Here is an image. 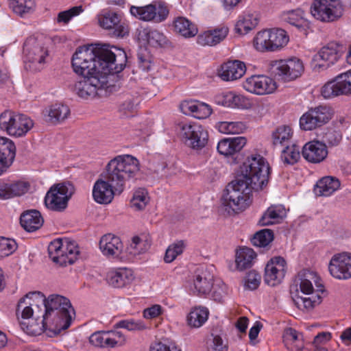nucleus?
I'll return each mask as SVG.
<instances>
[{"label":"nucleus","mask_w":351,"mask_h":351,"mask_svg":"<svg viewBox=\"0 0 351 351\" xmlns=\"http://www.w3.org/2000/svg\"><path fill=\"white\" fill-rule=\"evenodd\" d=\"M126 62L123 49L107 45L80 47L72 58L73 71L82 76L116 74L123 70Z\"/></svg>","instance_id":"1"},{"label":"nucleus","mask_w":351,"mask_h":351,"mask_svg":"<svg viewBox=\"0 0 351 351\" xmlns=\"http://www.w3.org/2000/svg\"><path fill=\"white\" fill-rule=\"evenodd\" d=\"M141 175L139 160L131 155H119L110 160L106 167L105 180L99 179L94 184V200L103 204L110 203L114 191L121 193L128 182L134 181Z\"/></svg>","instance_id":"2"},{"label":"nucleus","mask_w":351,"mask_h":351,"mask_svg":"<svg viewBox=\"0 0 351 351\" xmlns=\"http://www.w3.org/2000/svg\"><path fill=\"white\" fill-rule=\"evenodd\" d=\"M43 307L45 308L40 320L43 329L49 328L55 333H60L70 326L75 311L69 299L52 294L47 298L45 297Z\"/></svg>","instance_id":"3"},{"label":"nucleus","mask_w":351,"mask_h":351,"mask_svg":"<svg viewBox=\"0 0 351 351\" xmlns=\"http://www.w3.org/2000/svg\"><path fill=\"white\" fill-rule=\"evenodd\" d=\"M295 285L299 287L293 300L296 306L303 311H310L322 302V296L324 291L320 277L316 272L310 270L300 271L296 279Z\"/></svg>","instance_id":"4"},{"label":"nucleus","mask_w":351,"mask_h":351,"mask_svg":"<svg viewBox=\"0 0 351 351\" xmlns=\"http://www.w3.org/2000/svg\"><path fill=\"white\" fill-rule=\"evenodd\" d=\"M269 166L265 159L259 154L248 156L239 168V175L251 184L254 190H261L269 180Z\"/></svg>","instance_id":"5"},{"label":"nucleus","mask_w":351,"mask_h":351,"mask_svg":"<svg viewBox=\"0 0 351 351\" xmlns=\"http://www.w3.org/2000/svg\"><path fill=\"white\" fill-rule=\"evenodd\" d=\"M50 258L61 266L73 264L77 258L80 251L75 241L67 239H58L48 246Z\"/></svg>","instance_id":"6"},{"label":"nucleus","mask_w":351,"mask_h":351,"mask_svg":"<svg viewBox=\"0 0 351 351\" xmlns=\"http://www.w3.org/2000/svg\"><path fill=\"white\" fill-rule=\"evenodd\" d=\"M23 55L25 69L37 71L42 69L48 51L42 40L30 36L24 43Z\"/></svg>","instance_id":"7"},{"label":"nucleus","mask_w":351,"mask_h":351,"mask_svg":"<svg viewBox=\"0 0 351 351\" xmlns=\"http://www.w3.org/2000/svg\"><path fill=\"white\" fill-rule=\"evenodd\" d=\"M74 191V186L70 183H60L52 186L45 195V206L51 210L63 211L67 207L68 202Z\"/></svg>","instance_id":"8"},{"label":"nucleus","mask_w":351,"mask_h":351,"mask_svg":"<svg viewBox=\"0 0 351 351\" xmlns=\"http://www.w3.org/2000/svg\"><path fill=\"white\" fill-rule=\"evenodd\" d=\"M343 11L341 0H315L311 5L312 16L322 22H332L338 19Z\"/></svg>","instance_id":"9"},{"label":"nucleus","mask_w":351,"mask_h":351,"mask_svg":"<svg viewBox=\"0 0 351 351\" xmlns=\"http://www.w3.org/2000/svg\"><path fill=\"white\" fill-rule=\"evenodd\" d=\"M44 302L45 295L40 291L27 293L19 301L16 308L17 316L21 313V318L24 319L34 317L37 320L42 317Z\"/></svg>","instance_id":"10"},{"label":"nucleus","mask_w":351,"mask_h":351,"mask_svg":"<svg viewBox=\"0 0 351 351\" xmlns=\"http://www.w3.org/2000/svg\"><path fill=\"white\" fill-rule=\"evenodd\" d=\"M332 109L328 106H319L309 109L300 119L301 129L308 131L319 128L331 119Z\"/></svg>","instance_id":"11"},{"label":"nucleus","mask_w":351,"mask_h":351,"mask_svg":"<svg viewBox=\"0 0 351 351\" xmlns=\"http://www.w3.org/2000/svg\"><path fill=\"white\" fill-rule=\"evenodd\" d=\"M179 136L186 145L197 149L206 145L208 136L207 131L197 123L181 124Z\"/></svg>","instance_id":"12"},{"label":"nucleus","mask_w":351,"mask_h":351,"mask_svg":"<svg viewBox=\"0 0 351 351\" xmlns=\"http://www.w3.org/2000/svg\"><path fill=\"white\" fill-rule=\"evenodd\" d=\"M109 75L82 76L83 78L75 83L74 91L81 98L86 99L93 98L97 95L98 90L107 86Z\"/></svg>","instance_id":"13"},{"label":"nucleus","mask_w":351,"mask_h":351,"mask_svg":"<svg viewBox=\"0 0 351 351\" xmlns=\"http://www.w3.org/2000/svg\"><path fill=\"white\" fill-rule=\"evenodd\" d=\"M341 56V46L336 42L328 43L313 56L311 66L315 70L326 69L335 64Z\"/></svg>","instance_id":"14"},{"label":"nucleus","mask_w":351,"mask_h":351,"mask_svg":"<svg viewBox=\"0 0 351 351\" xmlns=\"http://www.w3.org/2000/svg\"><path fill=\"white\" fill-rule=\"evenodd\" d=\"M321 93L325 99L351 95V70L338 75L326 83L322 86Z\"/></svg>","instance_id":"15"},{"label":"nucleus","mask_w":351,"mask_h":351,"mask_svg":"<svg viewBox=\"0 0 351 351\" xmlns=\"http://www.w3.org/2000/svg\"><path fill=\"white\" fill-rule=\"evenodd\" d=\"M98 23L105 29L112 30L114 37H124L128 34V26L121 21V16L112 10H104L97 15Z\"/></svg>","instance_id":"16"},{"label":"nucleus","mask_w":351,"mask_h":351,"mask_svg":"<svg viewBox=\"0 0 351 351\" xmlns=\"http://www.w3.org/2000/svg\"><path fill=\"white\" fill-rule=\"evenodd\" d=\"M89 342L95 347L112 348L125 345L126 338L118 330L97 331L90 336Z\"/></svg>","instance_id":"17"},{"label":"nucleus","mask_w":351,"mask_h":351,"mask_svg":"<svg viewBox=\"0 0 351 351\" xmlns=\"http://www.w3.org/2000/svg\"><path fill=\"white\" fill-rule=\"evenodd\" d=\"M243 88L248 92L258 95L273 93L277 88L276 81L266 75H252L243 82Z\"/></svg>","instance_id":"18"},{"label":"nucleus","mask_w":351,"mask_h":351,"mask_svg":"<svg viewBox=\"0 0 351 351\" xmlns=\"http://www.w3.org/2000/svg\"><path fill=\"white\" fill-rule=\"evenodd\" d=\"M330 275L338 280H348L351 278V253L336 254L328 264Z\"/></svg>","instance_id":"19"},{"label":"nucleus","mask_w":351,"mask_h":351,"mask_svg":"<svg viewBox=\"0 0 351 351\" xmlns=\"http://www.w3.org/2000/svg\"><path fill=\"white\" fill-rule=\"evenodd\" d=\"M276 74L286 80H293L301 76L304 71L303 62L297 58L280 60L275 63Z\"/></svg>","instance_id":"20"},{"label":"nucleus","mask_w":351,"mask_h":351,"mask_svg":"<svg viewBox=\"0 0 351 351\" xmlns=\"http://www.w3.org/2000/svg\"><path fill=\"white\" fill-rule=\"evenodd\" d=\"M286 261L280 256L272 258L267 264L265 271V282L274 287L280 284L285 276Z\"/></svg>","instance_id":"21"},{"label":"nucleus","mask_w":351,"mask_h":351,"mask_svg":"<svg viewBox=\"0 0 351 351\" xmlns=\"http://www.w3.org/2000/svg\"><path fill=\"white\" fill-rule=\"evenodd\" d=\"M302 154L308 162L319 163L327 157L328 149L325 143L319 141H312L304 145Z\"/></svg>","instance_id":"22"},{"label":"nucleus","mask_w":351,"mask_h":351,"mask_svg":"<svg viewBox=\"0 0 351 351\" xmlns=\"http://www.w3.org/2000/svg\"><path fill=\"white\" fill-rule=\"evenodd\" d=\"M252 189H254L252 186L245 180V177L238 174L236 179L228 184L223 193L232 197H239L250 201Z\"/></svg>","instance_id":"23"},{"label":"nucleus","mask_w":351,"mask_h":351,"mask_svg":"<svg viewBox=\"0 0 351 351\" xmlns=\"http://www.w3.org/2000/svg\"><path fill=\"white\" fill-rule=\"evenodd\" d=\"M246 66L240 60H230L221 66L219 76L223 81H233L241 78L245 73Z\"/></svg>","instance_id":"24"},{"label":"nucleus","mask_w":351,"mask_h":351,"mask_svg":"<svg viewBox=\"0 0 351 351\" xmlns=\"http://www.w3.org/2000/svg\"><path fill=\"white\" fill-rule=\"evenodd\" d=\"M16 155V146L12 141L0 136V175L12 163Z\"/></svg>","instance_id":"25"},{"label":"nucleus","mask_w":351,"mask_h":351,"mask_svg":"<svg viewBox=\"0 0 351 351\" xmlns=\"http://www.w3.org/2000/svg\"><path fill=\"white\" fill-rule=\"evenodd\" d=\"M123 247V245L120 238L112 234L104 235L99 241V248L101 252L108 257L119 256Z\"/></svg>","instance_id":"26"},{"label":"nucleus","mask_w":351,"mask_h":351,"mask_svg":"<svg viewBox=\"0 0 351 351\" xmlns=\"http://www.w3.org/2000/svg\"><path fill=\"white\" fill-rule=\"evenodd\" d=\"M228 32L225 26L205 31L197 36V43L202 46H215L225 39Z\"/></svg>","instance_id":"27"},{"label":"nucleus","mask_w":351,"mask_h":351,"mask_svg":"<svg viewBox=\"0 0 351 351\" xmlns=\"http://www.w3.org/2000/svg\"><path fill=\"white\" fill-rule=\"evenodd\" d=\"M246 142V138L243 136L226 138L218 143L217 149L221 155L234 156L243 148Z\"/></svg>","instance_id":"28"},{"label":"nucleus","mask_w":351,"mask_h":351,"mask_svg":"<svg viewBox=\"0 0 351 351\" xmlns=\"http://www.w3.org/2000/svg\"><path fill=\"white\" fill-rule=\"evenodd\" d=\"M29 187L27 182L22 181L0 182V199H8L21 196L29 190Z\"/></svg>","instance_id":"29"},{"label":"nucleus","mask_w":351,"mask_h":351,"mask_svg":"<svg viewBox=\"0 0 351 351\" xmlns=\"http://www.w3.org/2000/svg\"><path fill=\"white\" fill-rule=\"evenodd\" d=\"M215 101L218 105L232 108H245L249 104L245 97L231 91L217 95Z\"/></svg>","instance_id":"30"},{"label":"nucleus","mask_w":351,"mask_h":351,"mask_svg":"<svg viewBox=\"0 0 351 351\" xmlns=\"http://www.w3.org/2000/svg\"><path fill=\"white\" fill-rule=\"evenodd\" d=\"M259 22V14L255 11H247L241 15L235 25V31L245 35L254 29Z\"/></svg>","instance_id":"31"},{"label":"nucleus","mask_w":351,"mask_h":351,"mask_svg":"<svg viewBox=\"0 0 351 351\" xmlns=\"http://www.w3.org/2000/svg\"><path fill=\"white\" fill-rule=\"evenodd\" d=\"M45 120L51 124L56 125L64 121L70 114V110L66 105L55 104L43 112Z\"/></svg>","instance_id":"32"},{"label":"nucleus","mask_w":351,"mask_h":351,"mask_svg":"<svg viewBox=\"0 0 351 351\" xmlns=\"http://www.w3.org/2000/svg\"><path fill=\"white\" fill-rule=\"evenodd\" d=\"M134 278L132 271L127 268L110 271L107 275L108 284L115 288H121L130 284Z\"/></svg>","instance_id":"33"},{"label":"nucleus","mask_w":351,"mask_h":351,"mask_svg":"<svg viewBox=\"0 0 351 351\" xmlns=\"http://www.w3.org/2000/svg\"><path fill=\"white\" fill-rule=\"evenodd\" d=\"M287 215V210L281 204L272 205L264 213L259 220L261 226H266L281 222Z\"/></svg>","instance_id":"34"},{"label":"nucleus","mask_w":351,"mask_h":351,"mask_svg":"<svg viewBox=\"0 0 351 351\" xmlns=\"http://www.w3.org/2000/svg\"><path fill=\"white\" fill-rule=\"evenodd\" d=\"M33 126L34 122L28 116L16 113L9 135L14 137L23 136Z\"/></svg>","instance_id":"35"},{"label":"nucleus","mask_w":351,"mask_h":351,"mask_svg":"<svg viewBox=\"0 0 351 351\" xmlns=\"http://www.w3.org/2000/svg\"><path fill=\"white\" fill-rule=\"evenodd\" d=\"M44 220L40 213L36 210L24 212L20 218L22 227L27 232H34L43 224Z\"/></svg>","instance_id":"36"},{"label":"nucleus","mask_w":351,"mask_h":351,"mask_svg":"<svg viewBox=\"0 0 351 351\" xmlns=\"http://www.w3.org/2000/svg\"><path fill=\"white\" fill-rule=\"evenodd\" d=\"M340 188V181L332 176L322 178L316 184L314 189L316 195L330 196Z\"/></svg>","instance_id":"37"},{"label":"nucleus","mask_w":351,"mask_h":351,"mask_svg":"<svg viewBox=\"0 0 351 351\" xmlns=\"http://www.w3.org/2000/svg\"><path fill=\"white\" fill-rule=\"evenodd\" d=\"M138 39L147 42L149 45L154 47H163L167 43L166 36L162 32L148 28L139 32Z\"/></svg>","instance_id":"38"},{"label":"nucleus","mask_w":351,"mask_h":351,"mask_svg":"<svg viewBox=\"0 0 351 351\" xmlns=\"http://www.w3.org/2000/svg\"><path fill=\"white\" fill-rule=\"evenodd\" d=\"M174 30L184 38H191L197 35V26L188 19L182 16L176 18L173 21Z\"/></svg>","instance_id":"39"},{"label":"nucleus","mask_w":351,"mask_h":351,"mask_svg":"<svg viewBox=\"0 0 351 351\" xmlns=\"http://www.w3.org/2000/svg\"><path fill=\"white\" fill-rule=\"evenodd\" d=\"M283 341L290 351H302L304 347L302 335L292 328H288L285 330Z\"/></svg>","instance_id":"40"},{"label":"nucleus","mask_w":351,"mask_h":351,"mask_svg":"<svg viewBox=\"0 0 351 351\" xmlns=\"http://www.w3.org/2000/svg\"><path fill=\"white\" fill-rule=\"evenodd\" d=\"M221 200L223 208L228 213L243 211L250 205V201L239 197H232L225 193L223 194Z\"/></svg>","instance_id":"41"},{"label":"nucleus","mask_w":351,"mask_h":351,"mask_svg":"<svg viewBox=\"0 0 351 351\" xmlns=\"http://www.w3.org/2000/svg\"><path fill=\"white\" fill-rule=\"evenodd\" d=\"M256 257V253L251 248L241 247L239 249L235 258L237 269L241 271L251 267Z\"/></svg>","instance_id":"42"},{"label":"nucleus","mask_w":351,"mask_h":351,"mask_svg":"<svg viewBox=\"0 0 351 351\" xmlns=\"http://www.w3.org/2000/svg\"><path fill=\"white\" fill-rule=\"evenodd\" d=\"M10 8L21 17H26L32 14L36 8L34 0H10Z\"/></svg>","instance_id":"43"},{"label":"nucleus","mask_w":351,"mask_h":351,"mask_svg":"<svg viewBox=\"0 0 351 351\" xmlns=\"http://www.w3.org/2000/svg\"><path fill=\"white\" fill-rule=\"evenodd\" d=\"M213 277L206 271H202L195 276L193 280L194 291L197 294H206L213 287Z\"/></svg>","instance_id":"44"},{"label":"nucleus","mask_w":351,"mask_h":351,"mask_svg":"<svg viewBox=\"0 0 351 351\" xmlns=\"http://www.w3.org/2000/svg\"><path fill=\"white\" fill-rule=\"evenodd\" d=\"M292 135L293 132L289 126H280L272 133L273 145L276 147H284L291 143Z\"/></svg>","instance_id":"45"},{"label":"nucleus","mask_w":351,"mask_h":351,"mask_svg":"<svg viewBox=\"0 0 351 351\" xmlns=\"http://www.w3.org/2000/svg\"><path fill=\"white\" fill-rule=\"evenodd\" d=\"M271 46L273 51H278L283 48L289 42V36L287 32L279 28L267 29Z\"/></svg>","instance_id":"46"},{"label":"nucleus","mask_w":351,"mask_h":351,"mask_svg":"<svg viewBox=\"0 0 351 351\" xmlns=\"http://www.w3.org/2000/svg\"><path fill=\"white\" fill-rule=\"evenodd\" d=\"M282 18L284 21L298 28H303L308 25V21L304 17V12L301 9L285 12L282 14Z\"/></svg>","instance_id":"47"},{"label":"nucleus","mask_w":351,"mask_h":351,"mask_svg":"<svg viewBox=\"0 0 351 351\" xmlns=\"http://www.w3.org/2000/svg\"><path fill=\"white\" fill-rule=\"evenodd\" d=\"M209 312L205 307H195L193 308L188 317L187 322L191 327L199 328L208 319Z\"/></svg>","instance_id":"48"},{"label":"nucleus","mask_w":351,"mask_h":351,"mask_svg":"<svg viewBox=\"0 0 351 351\" xmlns=\"http://www.w3.org/2000/svg\"><path fill=\"white\" fill-rule=\"evenodd\" d=\"M280 158L285 164L293 165L298 161L300 158V147L290 143L282 147Z\"/></svg>","instance_id":"49"},{"label":"nucleus","mask_w":351,"mask_h":351,"mask_svg":"<svg viewBox=\"0 0 351 351\" xmlns=\"http://www.w3.org/2000/svg\"><path fill=\"white\" fill-rule=\"evenodd\" d=\"M216 128L223 134H236L242 133L245 129V124L242 121H220Z\"/></svg>","instance_id":"50"},{"label":"nucleus","mask_w":351,"mask_h":351,"mask_svg":"<svg viewBox=\"0 0 351 351\" xmlns=\"http://www.w3.org/2000/svg\"><path fill=\"white\" fill-rule=\"evenodd\" d=\"M253 45L260 52L273 51L267 29L260 31L256 34L253 39Z\"/></svg>","instance_id":"51"},{"label":"nucleus","mask_w":351,"mask_h":351,"mask_svg":"<svg viewBox=\"0 0 351 351\" xmlns=\"http://www.w3.org/2000/svg\"><path fill=\"white\" fill-rule=\"evenodd\" d=\"M149 201L148 193L145 189L136 190L130 200V206L135 210H143Z\"/></svg>","instance_id":"52"},{"label":"nucleus","mask_w":351,"mask_h":351,"mask_svg":"<svg viewBox=\"0 0 351 351\" xmlns=\"http://www.w3.org/2000/svg\"><path fill=\"white\" fill-rule=\"evenodd\" d=\"M156 8H153V2L145 6H132L130 8L131 14L135 17L144 21H153V11Z\"/></svg>","instance_id":"53"},{"label":"nucleus","mask_w":351,"mask_h":351,"mask_svg":"<svg viewBox=\"0 0 351 351\" xmlns=\"http://www.w3.org/2000/svg\"><path fill=\"white\" fill-rule=\"evenodd\" d=\"M116 328H124L129 331H140L147 328L143 321L141 319H123L115 324Z\"/></svg>","instance_id":"54"},{"label":"nucleus","mask_w":351,"mask_h":351,"mask_svg":"<svg viewBox=\"0 0 351 351\" xmlns=\"http://www.w3.org/2000/svg\"><path fill=\"white\" fill-rule=\"evenodd\" d=\"M274 239L271 230L269 229L262 230L256 232L252 237V244L257 247H265L269 244Z\"/></svg>","instance_id":"55"},{"label":"nucleus","mask_w":351,"mask_h":351,"mask_svg":"<svg viewBox=\"0 0 351 351\" xmlns=\"http://www.w3.org/2000/svg\"><path fill=\"white\" fill-rule=\"evenodd\" d=\"M185 248L183 241H178L170 245L166 250L164 261L165 263L173 262L178 256L181 254Z\"/></svg>","instance_id":"56"},{"label":"nucleus","mask_w":351,"mask_h":351,"mask_svg":"<svg viewBox=\"0 0 351 351\" xmlns=\"http://www.w3.org/2000/svg\"><path fill=\"white\" fill-rule=\"evenodd\" d=\"M154 10L152 17L155 23H161L167 19L169 16V10L165 3L162 1H153Z\"/></svg>","instance_id":"57"},{"label":"nucleus","mask_w":351,"mask_h":351,"mask_svg":"<svg viewBox=\"0 0 351 351\" xmlns=\"http://www.w3.org/2000/svg\"><path fill=\"white\" fill-rule=\"evenodd\" d=\"M331 339V334L329 332H322L317 334L313 341L311 343L309 351H327L325 345Z\"/></svg>","instance_id":"58"},{"label":"nucleus","mask_w":351,"mask_h":351,"mask_svg":"<svg viewBox=\"0 0 351 351\" xmlns=\"http://www.w3.org/2000/svg\"><path fill=\"white\" fill-rule=\"evenodd\" d=\"M84 12V8L82 5L74 6L71 8L60 12L57 16V23L67 24L71 19L80 15Z\"/></svg>","instance_id":"59"},{"label":"nucleus","mask_w":351,"mask_h":351,"mask_svg":"<svg viewBox=\"0 0 351 351\" xmlns=\"http://www.w3.org/2000/svg\"><path fill=\"white\" fill-rule=\"evenodd\" d=\"M139 103L140 98L138 97H128L121 105L120 110L128 117L133 116Z\"/></svg>","instance_id":"60"},{"label":"nucleus","mask_w":351,"mask_h":351,"mask_svg":"<svg viewBox=\"0 0 351 351\" xmlns=\"http://www.w3.org/2000/svg\"><path fill=\"white\" fill-rule=\"evenodd\" d=\"M149 244L145 240H143L140 237L136 236L132 238L128 250H130V254L136 255L147 250Z\"/></svg>","instance_id":"61"},{"label":"nucleus","mask_w":351,"mask_h":351,"mask_svg":"<svg viewBox=\"0 0 351 351\" xmlns=\"http://www.w3.org/2000/svg\"><path fill=\"white\" fill-rule=\"evenodd\" d=\"M16 113L10 110H5L0 114V130L8 135L12 126V122Z\"/></svg>","instance_id":"62"},{"label":"nucleus","mask_w":351,"mask_h":351,"mask_svg":"<svg viewBox=\"0 0 351 351\" xmlns=\"http://www.w3.org/2000/svg\"><path fill=\"white\" fill-rule=\"evenodd\" d=\"M16 248V243L14 240L0 237V258L10 255L15 251Z\"/></svg>","instance_id":"63"},{"label":"nucleus","mask_w":351,"mask_h":351,"mask_svg":"<svg viewBox=\"0 0 351 351\" xmlns=\"http://www.w3.org/2000/svg\"><path fill=\"white\" fill-rule=\"evenodd\" d=\"M195 108L193 117L199 119H206L212 113L210 106L205 103L197 101Z\"/></svg>","instance_id":"64"}]
</instances>
